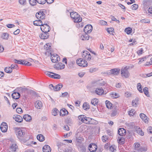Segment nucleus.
<instances>
[{
    "instance_id": "f257e3e1",
    "label": "nucleus",
    "mask_w": 152,
    "mask_h": 152,
    "mask_svg": "<svg viewBox=\"0 0 152 152\" xmlns=\"http://www.w3.org/2000/svg\"><path fill=\"white\" fill-rule=\"evenodd\" d=\"M129 68V66H126L122 68L121 69V75L122 77L127 78L129 77L130 74L128 71Z\"/></svg>"
},
{
    "instance_id": "f03ea898",
    "label": "nucleus",
    "mask_w": 152,
    "mask_h": 152,
    "mask_svg": "<svg viewBox=\"0 0 152 152\" xmlns=\"http://www.w3.org/2000/svg\"><path fill=\"white\" fill-rule=\"evenodd\" d=\"M70 16L72 18L74 19V21L75 23H79L82 21V18L77 12H71L70 14Z\"/></svg>"
},
{
    "instance_id": "7ed1b4c3",
    "label": "nucleus",
    "mask_w": 152,
    "mask_h": 152,
    "mask_svg": "<svg viewBox=\"0 0 152 152\" xmlns=\"http://www.w3.org/2000/svg\"><path fill=\"white\" fill-rule=\"evenodd\" d=\"M77 63L79 66L84 67L86 66L87 65V63L86 61L82 58H80L77 60Z\"/></svg>"
},
{
    "instance_id": "20e7f679",
    "label": "nucleus",
    "mask_w": 152,
    "mask_h": 152,
    "mask_svg": "<svg viewBox=\"0 0 152 152\" xmlns=\"http://www.w3.org/2000/svg\"><path fill=\"white\" fill-rule=\"evenodd\" d=\"M82 56L85 60L89 61L91 58V56L90 53L87 51H84L82 54Z\"/></svg>"
},
{
    "instance_id": "39448f33",
    "label": "nucleus",
    "mask_w": 152,
    "mask_h": 152,
    "mask_svg": "<svg viewBox=\"0 0 152 152\" xmlns=\"http://www.w3.org/2000/svg\"><path fill=\"white\" fill-rule=\"evenodd\" d=\"M46 74L52 78L59 79L61 78V76L53 72H46Z\"/></svg>"
},
{
    "instance_id": "423d86ee",
    "label": "nucleus",
    "mask_w": 152,
    "mask_h": 152,
    "mask_svg": "<svg viewBox=\"0 0 152 152\" xmlns=\"http://www.w3.org/2000/svg\"><path fill=\"white\" fill-rule=\"evenodd\" d=\"M41 29L44 32L48 33L50 30V26L47 24H44L42 26H41Z\"/></svg>"
},
{
    "instance_id": "0eeeda50",
    "label": "nucleus",
    "mask_w": 152,
    "mask_h": 152,
    "mask_svg": "<svg viewBox=\"0 0 152 152\" xmlns=\"http://www.w3.org/2000/svg\"><path fill=\"white\" fill-rule=\"evenodd\" d=\"M65 66L64 64L61 63L59 62L56 64L54 66V68L57 70H61L64 69Z\"/></svg>"
},
{
    "instance_id": "6e6552de",
    "label": "nucleus",
    "mask_w": 152,
    "mask_h": 152,
    "mask_svg": "<svg viewBox=\"0 0 152 152\" xmlns=\"http://www.w3.org/2000/svg\"><path fill=\"white\" fill-rule=\"evenodd\" d=\"M51 56V59L53 63H56L60 60V58L57 54H50Z\"/></svg>"
},
{
    "instance_id": "1a4fd4ad",
    "label": "nucleus",
    "mask_w": 152,
    "mask_h": 152,
    "mask_svg": "<svg viewBox=\"0 0 152 152\" xmlns=\"http://www.w3.org/2000/svg\"><path fill=\"white\" fill-rule=\"evenodd\" d=\"M51 43H48L46 44L44 46V48L45 50L47 51L45 53L46 55H47L48 53V54H51Z\"/></svg>"
},
{
    "instance_id": "9d476101",
    "label": "nucleus",
    "mask_w": 152,
    "mask_h": 152,
    "mask_svg": "<svg viewBox=\"0 0 152 152\" xmlns=\"http://www.w3.org/2000/svg\"><path fill=\"white\" fill-rule=\"evenodd\" d=\"M92 28L91 25H86L84 28V31L86 34L90 33L92 30Z\"/></svg>"
},
{
    "instance_id": "9b49d317",
    "label": "nucleus",
    "mask_w": 152,
    "mask_h": 152,
    "mask_svg": "<svg viewBox=\"0 0 152 152\" xmlns=\"http://www.w3.org/2000/svg\"><path fill=\"white\" fill-rule=\"evenodd\" d=\"M1 130L3 132H6L8 129V126L7 124L5 122H3L0 126Z\"/></svg>"
},
{
    "instance_id": "f8f14e48",
    "label": "nucleus",
    "mask_w": 152,
    "mask_h": 152,
    "mask_svg": "<svg viewBox=\"0 0 152 152\" xmlns=\"http://www.w3.org/2000/svg\"><path fill=\"white\" fill-rule=\"evenodd\" d=\"M76 140L77 143H81L84 140V139L79 132H78L76 134Z\"/></svg>"
},
{
    "instance_id": "ddd939ff",
    "label": "nucleus",
    "mask_w": 152,
    "mask_h": 152,
    "mask_svg": "<svg viewBox=\"0 0 152 152\" xmlns=\"http://www.w3.org/2000/svg\"><path fill=\"white\" fill-rule=\"evenodd\" d=\"M36 16L37 18H39L40 20L44 19L45 16L43 12L41 11L37 12L36 15Z\"/></svg>"
},
{
    "instance_id": "4468645a",
    "label": "nucleus",
    "mask_w": 152,
    "mask_h": 152,
    "mask_svg": "<svg viewBox=\"0 0 152 152\" xmlns=\"http://www.w3.org/2000/svg\"><path fill=\"white\" fill-rule=\"evenodd\" d=\"M97 148V146L94 144H90L88 146V149L91 152H95Z\"/></svg>"
},
{
    "instance_id": "2eb2a0df",
    "label": "nucleus",
    "mask_w": 152,
    "mask_h": 152,
    "mask_svg": "<svg viewBox=\"0 0 152 152\" xmlns=\"http://www.w3.org/2000/svg\"><path fill=\"white\" fill-rule=\"evenodd\" d=\"M16 131L17 133V134L18 138L20 137H23L24 136L25 133L23 130L18 128L17 129Z\"/></svg>"
},
{
    "instance_id": "dca6fc26",
    "label": "nucleus",
    "mask_w": 152,
    "mask_h": 152,
    "mask_svg": "<svg viewBox=\"0 0 152 152\" xmlns=\"http://www.w3.org/2000/svg\"><path fill=\"white\" fill-rule=\"evenodd\" d=\"M13 118L16 121L19 123L23 121V118L19 115H14Z\"/></svg>"
},
{
    "instance_id": "f3484780",
    "label": "nucleus",
    "mask_w": 152,
    "mask_h": 152,
    "mask_svg": "<svg viewBox=\"0 0 152 152\" xmlns=\"http://www.w3.org/2000/svg\"><path fill=\"white\" fill-rule=\"evenodd\" d=\"M35 106L37 109H40L42 107V102L40 101H37L35 103Z\"/></svg>"
},
{
    "instance_id": "a211bd4d",
    "label": "nucleus",
    "mask_w": 152,
    "mask_h": 152,
    "mask_svg": "<svg viewBox=\"0 0 152 152\" xmlns=\"http://www.w3.org/2000/svg\"><path fill=\"white\" fill-rule=\"evenodd\" d=\"M111 74L114 75H118L119 73L120 69L118 68H115L111 69L110 71Z\"/></svg>"
},
{
    "instance_id": "6ab92c4d",
    "label": "nucleus",
    "mask_w": 152,
    "mask_h": 152,
    "mask_svg": "<svg viewBox=\"0 0 152 152\" xmlns=\"http://www.w3.org/2000/svg\"><path fill=\"white\" fill-rule=\"evenodd\" d=\"M104 92V90L102 88H98L95 90V93L98 95H101Z\"/></svg>"
},
{
    "instance_id": "aec40b11",
    "label": "nucleus",
    "mask_w": 152,
    "mask_h": 152,
    "mask_svg": "<svg viewBox=\"0 0 152 152\" xmlns=\"http://www.w3.org/2000/svg\"><path fill=\"white\" fill-rule=\"evenodd\" d=\"M18 146L16 143L14 142L10 146V149L12 152H14L16 151Z\"/></svg>"
},
{
    "instance_id": "412c9836",
    "label": "nucleus",
    "mask_w": 152,
    "mask_h": 152,
    "mask_svg": "<svg viewBox=\"0 0 152 152\" xmlns=\"http://www.w3.org/2000/svg\"><path fill=\"white\" fill-rule=\"evenodd\" d=\"M118 133L119 135L121 136H123L125 135L126 131L124 128H121L118 129Z\"/></svg>"
},
{
    "instance_id": "4be33fe9",
    "label": "nucleus",
    "mask_w": 152,
    "mask_h": 152,
    "mask_svg": "<svg viewBox=\"0 0 152 152\" xmlns=\"http://www.w3.org/2000/svg\"><path fill=\"white\" fill-rule=\"evenodd\" d=\"M118 113V110L116 108H114L112 111L111 116L114 117L116 116Z\"/></svg>"
},
{
    "instance_id": "5701e85b",
    "label": "nucleus",
    "mask_w": 152,
    "mask_h": 152,
    "mask_svg": "<svg viewBox=\"0 0 152 152\" xmlns=\"http://www.w3.org/2000/svg\"><path fill=\"white\" fill-rule=\"evenodd\" d=\"M43 152H51V148L48 145H45L44 146L42 149Z\"/></svg>"
},
{
    "instance_id": "b1692460",
    "label": "nucleus",
    "mask_w": 152,
    "mask_h": 152,
    "mask_svg": "<svg viewBox=\"0 0 152 152\" xmlns=\"http://www.w3.org/2000/svg\"><path fill=\"white\" fill-rule=\"evenodd\" d=\"M49 35L48 33L43 32L39 36L40 38L42 39H46L49 37Z\"/></svg>"
},
{
    "instance_id": "393cba45",
    "label": "nucleus",
    "mask_w": 152,
    "mask_h": 152,
    "mask_svg": "<svg viewBox=\"0 0 152 152\" xmlns=\"http://www.w3.org/2000/svg\"><path fill=\"white\" fill-rule=\"evenodd\" d=\"M12 98L15 99H18L20 97V94L18 92H14L12 95Z\"/></svg>"
},
{
    "instance_id": "a878e982",
    "label": "nucleus",
    "mask_w": 152,
    "mask_h": 152,
    "mask_svg": "<svg viewBox=\"0 0 152 152\" xmlns=\"http://www.w3.org/2000/svg\"><path fill=\"white\" fill-rule=\"evenodd\" d=\"M140 116L141 118L145 123H147L148 122V118L145 114L143 113H140Z\"/></svg>"
},
{
    "instance_id": "bb28decb",
    "label": "nucleus",
    "mask_w": 152,
    "mask_h": 152,
    "mask_svg": "<svg viewBox=\"0 0 152 152\" xmlns=\"http://www.w3.org/2000/svg\"><path fill=\"white\" fill-rule=\"evenodd\" d=\"M34 24L37 26H42V23L40 20H35L34 22Z\"/></svg>"
},
{
    "instance_id": "cd10ccee",
    "label": "nucleus",
    "mask_w": 152,
    "mask_h": 152,
    "mask_svg": "<svg viewBox=\"0 0 152 152\" xmlns=\"http://www.w3.org/2000/svg\"><path fill=\"white\" fill-rule=\"evenodd\" d=\"M9 37V35L7 33H2L1 37L4 39L7 40Z\"/></svg>"
},
{
    "instance_id": "c85d7f7f",
    "label": "nucleus",
    "mask_w": 152,
    "mask_h": 152,
    "mask_svg": "<svg viewBox=\"0 0 152 152\" xmlns=\"http://www.w3.org/2000/svg\"><path fill=\"white\" fill-rule=\"evenodd\" d=\"M99 100L98 99L96 98L93 99L91 101V103L94 106L98 104Z\"/></svg>"
},
{
    "instance_id": "c756f323",
    "label": "nucleus",
    "mask_w": 152,
    "mask_h": 152,
    "mask_svg": "<svg viewBox=\"0 0 152 152\" xmlns=\"http://www.w3.org/2000/svg\"><path fill=\"white\" fill-rule=\"evenodd\" d=\"M63 85L61 84H59L58 85L56 86L53 88V90L55 91H57L60 90V89L62 88Z\"/></svg>"
},
{
    "instance_id": "7c9ffc66",
    "label": "nucleus",
    "mask_w": 152,
    "mask_h": 152,
    "mask_svg": "<svg viewBox=\"0 0 152 152\" xmlns=\"http://www.w3.org/2000/svg\"><path fill=\"white\" fill-rule=\"evenodd\" d=\"M24 119L27 121H30L31 120V116L28 115H25L23 117Z\"/></svg>"
},
{
    "instance_id": "2f4dec72",
    "label": "nucleus",
    "mask_w": 152,
    "mask_h": 152,
    "mask_svg": "<svg viewBox=\"0 0 152 152\" xmlns=\"http://www.w3.org/2000/svg\"><path fill=\"white\" fill-rule=\"evenodd\" d=\"M68 111L64 109V110H61L60 111V115L62 116H63L68 114Z\"/></svg>"
},
{
    "instance_id": "473e14b6",
    "label": "nucleus",
    "mask_w": 152,
    "mask_h": 152,
    "mask_svg": "<svg viewBox=\"0 0 152 152\" xmlns=\"http://www.w3.org/2000/svg\"><path fill=\"white\" fill-rule=\"evenodd\" d=\"M37 138L40 141H43L45 140L44 137L42 134H38L37 136Z\"/></svg>"
},
{
    "instance_id": "72a5a7b5",
    "label": "nucleus",
    "mask_w": 152,
    "mask_h": 152,
    "mask_svg": "<svg viewBox=\"0 0 152 152\" xmlns=\"http://www.w3.org/2000/svg\"><path fill=\"white\" fill-rule=\"evenodd\" d=\"M105 103L107 107L109 109H110L112 107V104L109 101L106 100Z\"/></svg>"
},
{
    "instance_id": "f704fd0d",
    "label": "nucleus",
    "mask_w": 152,
    "mask_h": 152,
    "mask_svg": "<svg viewBox=\"0 0 152 152\" xmlns=\"http://www.w3.org/2000/svg\"><path fill=\"white\" fill-rule=\"evenodd\" d=\"M143 91L144 94L146 96L148 97H150V94H149V92H148V88L147 87H145L144 88H143Z\"/></svg>"
},
{
    "instance_id": "c9c22d12",
    "label": "nucleus",
    "mask_w": 152,
    "mask_h": 152,
    "mask_svg": "<svg viewBox=\"0 0 152 152\" xmlns=\"http://www.w3.org/2000/svg\"><path fill=\"white\" fill-rule=\"evenodd\" d=\"M80 38L82 40H88L89 39L88 35L86 34L81 35Z\"/></svg>"
},
{
    "instance_id": "e433bc0d",
    "label": "nucleus",
    "mask_w": 152,
    "mask_h": 152,
    "mask_svg": "<svg viewBox=\"0 0 152 152\" xmlns=\"http://www.w3.org/2000/svg\"><path fill=\"white\" fill-rule=\"evenodd\" d=\"M86 117V116L84 115H81L78 116V118L79 120L81 121L82 122L84 123V119H85Z\"/></svg>"
},
{
    "instance_id": "4c0bfd02",
    "label": "nucleus",
    "mask_w": 152,
    "mask_h": 152,
    "mask_svg": "<svg viewBox=\"0 0 152 152\" xmlns=\"http://www.w3.org/2000/svg\"><path fill=\"white\" fill-rule=\"evenodd\" d=\"M125 31L128 34H131L132 32V29L131 28L129 27L125 28Z\"/></svg>"
},
{
    "instance_id": "58836bf2",
    "label": "nucleus",
    "mask_w": 152,
    "mask_h": 152,
    "mask_svg": "<svg viewBox=\"0 0 152 152\" xmlns=\"http://www.w3.org/2000/svg\"><path fill=\"white\" fill-rule=\"evenodd\" d=\"M91 120V118H89L87 117L86 116V118H85V119H84V123L86 124H89L90 123V121Z\"/></svg>"
},
{
    "instance_id": "ea45409f",
    "label": "nucleus",
    "mask_w": 152,
    "mask_h": 152,
    "mask_svg": "<svg viewBox=\"0 0 152 152\" xmlns=\"http://www.w3.org/2000/svg\"><path fill=\"white\" fill-rule=\"evenodd\" d=\"M4 71L6 73H10L12 72V70L10 67L5 68Z\"/></svg>"
},
{
    "instance_id": "a19ab883",
    "label": "nucleus",
    "mask_w": 152,
    "mask_h": 152,
    "mask_svg": "<svg viewBox=\"0 0 152 152\" xmlns=\"http://www.w3.org/2000/svg\"><path fill=\"white\" fill-rule=\"evenodd\" d=\"M83 108L85 110L89 109V105L88 103H84L83 105Z\"/></svg>"
},
{
    "instance_id": "79ce46f5",
    "label": "nucleus",
    "mask_w": 152,
    "mask_h": 152,
    "mask_svg": "<svg viewBox=\"0 0 152 152\" xmlns=\"http://www.w3.org/2000/svg\"><path fill=\"white\" fill-rule=\"evenodd\" d=\"M37 0H29V2L30 4L32 6L35 5L37 3Z\"/></svg>"
},
{
    "instance_id": "37998d69",
    "label": "nucleus",
    "mask_w": 152,
    "mask_h": 152,
    "mask_svg": "<svg viewBox=\"0 0 152 152\" xmlns=\"http://www.w3.org/2000/svg\"><path fill=\"white\" fill-rule=\"evenodd\" d=\"M58 110L56 108H54L52 111V114L54 116H56L57 114Z\"/></svg>"
},
{
    "instance_id": "c03bdc74",
    "label": "nucleus",
    "mask_w": 152,
    "mask_h": 152,
    "mask_svg": "<svg viewBox=\"0 0 152 152\" xmlns=\"http://www.w3.org/2000/svg\"><path fill=\"white\" fill-rule=\"evenodd\" d=\"M125 141L124 138L123 137H121V138H118V143L121 144H123Z\"/></svg>"
},
{
    "instance_id": "a18cd8bd",
    "label": "nucleus",
    "mask_w": 152,
    "mask_h": 152,
    "mask_svg": "<svg viewBox=\"0 0 152 152\" xmlns=\"http://www.w3.org/2000/svg\"><path fill=\"white\" fill-rule=\"evenodd\" d=\"M90 121L89 124H98V122L97 121L92 118H91V120Z\"/></svg>"
},
{
    "instance_id": "49530a36",
    "label": "nucleus",
    "mask_w": 152,
    "mask_h": 152,
    "mask_svg": "<svg viewBox=\"0 0 152 152\" xmlns=\"http://www.w3.org/2000/svg\"><path fill=\"white\" fill-rule=\"evenodd\" d=\"M132 102L133 106L136 107L137 104H138V100L137 99H135L133 100Z\"/></svg>"
},
{
    "instance_id": "de8ad7c7",
    "label": "nucleus",
    "mask_w": 152,
    "mask_h": 152,
    "mask_svg": "<svg viewBox=\"0 0 152 152\" xmlns=\"http://www.w3.org/2000/svg\"><path fill=\"white\" fill-rule=\"evenodd\" d=\"M111 96L115 98H116L119 96V95L116 93H113L111 95Z\"/></svg>"
},
{
    "instance_id": "09e8293b",
    "label": "nucleus",
    "mask_w": 152,
    "mask_h": 152,
    "mask_svg": "<svg viewBox=\"0 0 152 152\" xmlns=\"http://www.w3.org/2000/svg\"><path fill=\"white\" fill-rule=\"evenodd\" d=\"M37 3L40 4H44L46 2V0H37Z\"/></svg>"
},
{
    "instance_id": "8fccbe9b",
    "label": "nucleus",
    "mask_w": 152,
    "mask_h": 152,
    "mask_svg": "<svg viewBox=\"0 0 152 152\" xmlns=\"http://www.w3.org/2000/svg\"><path fill=\"white\" fill-rule=\"evenodd\" d=\"M135 113V112L134 110L133 109H132L129 112V114L130 116H133L134 115Z\"/></svg>"
},
{
    "instance_id": "3c124183",
    "label": "nucleus",
    "mask_w": 152,
    "mask_h": 152,
    "mask_svg": "<svg viewBox=\"0 0 152 152\" xmlns=\"http://www.w3.org/2000/svg\"><path fill=\"white\" fill-rule=\"evenodd\" d=\"M14 62L15 63H18L20 64H23V61L22 60H14Z\"/></svg>"
},
{
    "instance_id": "603ef678",
    "label": "nucleus",
    "mask_w": 152,
    "mask_h": 152,
    "mask_svg": "<svg viewBox=\"0 0 152 152\" xmlns=\"http://www.w3.org/2000/svg\"><path fill=\"white\" fill-rule=\"evenodd\" d=\"M138 6L137 4H134L131 6V8L133 10H135L138 8Z\"/></svg>"
},
{
    "instance_id": "864d4df0",
    "label": "nucleus",
    "mask_w": 152,
    "mask_h": 152,
    "mask_svg": "<svg viewBox=\"0 0 152 152\" xmlns=\"http://www.w3.org/2000/svg\"><path fill=\"white\" fill-rule=\"evenodd\" d=\"M99 24L101 25H106L107 24V22L104 20H100L99 22Z\"/></svg>"
},
{
    "instance_id": "5fc2aeb1",
    "label": "nucleus",
    "mask_w": 152,
    "mask_h": 152,
    "mask_svg": "<svg viewBox=\"0 0 152 152\" xmlns=\"http://www.w3.org/2000/svg\"><path fill=\"white\" fill-rule=\"evenodd\" d=\"M80 151L81 152H86V148L83 145H82L80 148Z\"/></svg>"
},
{
    "instance_id": "6e6d98bb",
    "label": "nucleus",
    "mask_w": 152,
    "mask_h": 152,
    "mask_svg": "<svg viewBox=\"0 0 152 152\" xmlns=\"http://www.w3.org/2000/svg\"><path fill=\"white\" fill-rule=\"evenodd\" d=\"M97 69H98L96 68H91L89 69V71L91 73H93L96 72Z\"/></svg>"
},
{
    "instance_id": "4d7b16f0",
    "label": "nucleus",
    "mask_w": 152,
    "mask_h": 152,
    "mask_svg": "<svg viewBox=\"0 0 152 152\" xmlns=\"http://www.w3.org/2000/svg\"><path fill=\"white\" fill-rule=\"evenodd\" d=\"M19 2L21 5H25L26 3V0H19Z\"/></svg>"
},
{
    "instance_id": "13d9d810",
    "label": "nucleus",
    "mask_w": 152,
    "mask_h": 152,
    "mask_svg": "<svg viewBox=\"0 0 152 152\" xmlns=\"http://www.w3.org/2000/svg\"><path fill=\"white\" fill-rule=\"evenodd\" d=\"M137 133L140 135L142 136H143L144 135V132L142 131L139 128L137 130Z\"/></svg>"
},
{
    "instance_id": "bf43d9fd",
    "label": "nucleus",
    "mask_w": 152,
    "mask_h": 152,
    "mask_svg": "<svg viewBox=\"0 0 152 152\" xmlns=\"http://www.w3.org/2000/svg\"><path fill=\"white\" fill-rule=\"evenodd\" d=\"M18 66L16 64H12L11 66L10 67L11 68L12 70L13 69H17L18 68Z\"/></svg>"
},
{
    "instance_id": "052dcab7",
    "label": "nucleus",
    "mask_w": 152,
    "mask_h": 152,
    "mask_svg": "<svg viewBox=\"0 0 152 152\" xmlns=\"http://www.w3.org/2000/svg\"><path fill=\"white\" fill-rule=\"evenodd\" d=\"M16 110L17 112L18 113H21L23 112L22 109L20 107L17 108Z\"/></svg>"
},
{
    "instance_id": "680f3d73",
    "label": "nucleus",
    "mask_w": 152,
    "mask_h": 152,
    "mask_svg": "<svg viewBox=\"0 0 152 152\" xmlns=\"http://www.w3.org/2000/svg\"><path fill=\"white\" fill-rule=\"evenodd\" d=\"M140 22L142 23H148L150 22V21L148 20L144 19L141 20Z\"/></svg>"
},
{
    "instance_id": "e2e57ef3",
    "label": "nucleus",
    "mask_w": 152,
    "mask_h": 152,
    "mask_svg": "<svg viewBox=\"0 0 152 152\" xmlns=\"http://www.w3.org/2000/svg\"><path fill=\"white\" fill-rule=\"evenodd\" d=\"M110 151L111 152H115L116 151V149L114 148V147H113V146H112L110 147Z\"/></svg>"
},
{
    "instance_id": "0e129e2a",
    "label": "nucleus",
    "mask_w": 152,
    "mask_h": 152,
    "mask_svg": "<svg viewBox=\"0 0 152 152\" xmlns=\"http://www.w3.org/2000/svg\"><path fill=\"white\" fill-rule=\"evenodd\" d=\"M143 51V49L142 48H141L140 50H138L137 51V53L139 55H140L142 53Z\"/></svg>"
},
{
    "instance_id": "69168bd1",
    "label": "nucleus",
    "mask_w": 152,
    "mask_h": 152,
    "mask_svg": "<svg viewBox=\"0 0 152 152\" xmlns=\"http://www.w3.org/2000/svg\"><path fill=\"white\" fill-rule=\"evenodd\" d=\"M100 85L101 86H103L105 85L106 84V83L103 81V80L102 79L101 82L99 83Z\"/></svg>"
},
{
    "instance_id": "338daca9",
    "label": "nucleus",
    "mask_w": 152,
    "mask_h": 152,
    "mask_svg": "<svg viewBox=\"0 0 152 152\" xmlns=\"http://www.w3.org/2000/svg\"><path fill=\"white\" fill-rule=\"evenodd\" d=\"M108 139L107 137L106 136H103L102 138V141L104 142H105L106 140Z\"/></svg>"
},
{
    "instance_id": "774afa93",
    "label": "nucleus",
    "mask_w": 152,
    "mask_h": 152,
    "mask_svg": "<svg viewBox=\"0 0 152 152\" xmlns=\"http://www.w3.org/2000/svg\"><path fill=\"white\" fill-rule=\"evenodd\" d=\"M147 131L148 133H152V127H149L147 129Z\"/></svg>"
}]
</instances>
